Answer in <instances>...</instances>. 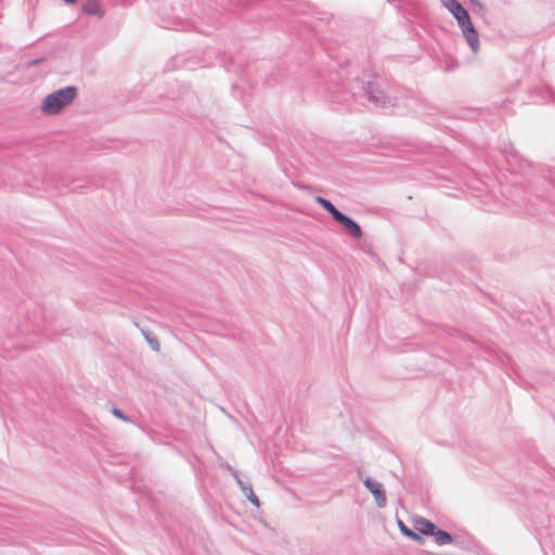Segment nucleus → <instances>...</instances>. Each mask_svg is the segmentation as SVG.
Segmentation results:
<instances>
[{"instance_id":"1","label":"nucleus","mask_w":555,"mask_h":555,"mask_svg":"<svg viewBox=\"0 0 555 555\" xmlns=\"http://www.w3.org/2000/svg\"><path fill=\"white\" fill-rule=\"evenodd\" d=\"M442 7L454 17L467 44L474 53L480 48L479 36L466 9L457 0H440Z\"/></svg>"},{"instance_id":"2","label":"nucleus","mask_w":555,"mask_h":555,"mask_svg":"<svg viewBox=\"0 0 555 555\" xmlns=\"http://www.w3.org/2000/svg\"><path fill=\"white\" fill-rule=\"evenodd\" d=\"M78 95L74 86H67L47 94L40 104V112L44 116H56L69 107Z\"/></svg>"},{"instance_id":"3","label":"nucleus","mask_w":555,"mask_h":555,"mask_svg":"<svg viewBox=\"0 0 555 555\" xmlns=\"http://www.w3.org/2000/svg\"><path fill=\"white\" fill-rule=\"evenodd\" d=\"M315 202L321 205L335 221L340 223L353 238L359 240L362 237L363 232L360 225L351 218L340 212L328 199L317 196Z\"/></svg>"},{"instance_id":"4","label":"nucleus","mask_w":555,"mask_h":555,"mask_svg":"<svg viewBox=\"0 0 555 555\" xmlns=\"http://www.w3.org/2000/svg\"><path fill=\"white\" fill-rule=\"evenodd\" d=\"M364 486L372 493L375 499L376 505L379 508H383L387 504V498L383 488V485L370 477L364 479Z\"/></svg>"},{"instance_id":"5","label":"nucleus","mask_w":555,"mask_h":555,"mask_svg":"<svg viewBox=\"0 0 555 555\" xmlns=\"http://www.w3.org/2000/svg\"><path fill=\"white\" fill-rule=\"evenodd\" d=\"M364 92L367 99L373 102L375 105H384L385 104V95L382 90L375 87L372 83H369L367 88L364 89Z\"/></svg>"},{"instance_id":"6","label":"nucleus","mask_w":555,"mask_h":555,"mask_svg":"<svg viewBox=\"0 0 555 555\" xmlns=\"http://www.w3.org/2000/svg\"><path fill=\"white\" fill-rule=\"evenodd\" d=\"M414 528L422 534L433 535L436 530V526L426 518L417 517L414 519Z\"/></svg>"},{"instance_id":"7","label":"nucleus","mask_w":555,"mask_h":555,"mask_svg":"<svg viewBox=\"0 0 555 555\" xmlns=\"http://www.w3.org/2000/svg\"><path fill=\"white\" fill-rule=\"evenodd\" d=\"M82 12L87 15L102 17L104 15V10L102 9L99 0H87L85 5L82 7Z\"/></svg>"},{"instance_id":"8","label":"nucleus","mask_w":555,"mask_h":555,"mask_svg":"<svg viewBox=\"0 0 555 555\" xmlns=\"http://www.w3.org/2000/svg\"><path fill=\"white\" fill-rule=\"evenodd\" d=\"M433 537L435 538V542L438 545H448L453 542V538L451 537L450 533L438 528H436L435 532L433 533Z\"/></svg>"},{"instance_id":"9","label":"nucleus","mask_w":555,"mask_h":555,"mask_svg":"<svg viewBox=\"0 0 555 555\" xmlns=\"http://www.w3.org/2000/svg\"><path fill=\"white\" fill-rule=\"evenodd\" d=\"M399 527H400L401 532L405 537H409V538H411L413 540H416V541H422L421 535L417 532H415V531L409 529L406 526H404L401 520L399 521Z\"/></svg>"},{"instance_id":"10","label":"nucleus","mask_w":555,"mask_h":555,"mask_svg":"<svg viewBox=\"0 0 555 555\" xmlns=\"http://www.w3.org/2000/svg\"><path fill=\"white\" fill-rule=\"evenodd\" d=\"M112 414L119 418L120 421L122 422H126V423H129L130 422V418L118 408H113L112 410Z\"/></svg>"},{"instance_id":"11","label":"nucleus","mask_w":555,"mask_h":555,"mask_svg":"<svg viewBox=\"0 0 555 555\" xmlns=\"http://www.w3.org/2000/svg\"><path fill=\"white\" fill-rule=\"evenodd\" d=\"M242 492L245 494V496L248 499L250 496V493H254L253 489L249 486H246L243 483V481L237 480Z\"/></svg>"},{"instance_id":"12","label":"nucleus","mask_w":555,"mask_h":555,"mask_svg":"<svg viewBox=\"0 0 555 555\" xmlns=\"http://www.w3.org/2000/svg\"><path fill=\"white\" fill-rule=\"evenodd\" d=\"M254 506L256 507H259L260 506V503H259V500L258 498L256 496L255 493H250V496L247 499Z\"/></svg>"},{"instance_id":"13","label":"nucleus","mask_w":555,"mask_h":555,"mask_svg":"<svg viewBox=\"0 0 555 555\" xmlns=\"http://www.w3.org/2000/svg\"><path fill=\"white\" fill-rule=\"evenodd\" d=\"M68 4H74L77 0H64Z\"/></svg>"}]
</instances>
